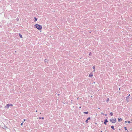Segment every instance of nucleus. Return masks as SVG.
Returning a JSON list of instances; mask_svg holds the SVG:
<instances>
[{"instance_id":"1","label":"nucleus","mask_w":132,"mask_h":132,"mask_svg":"<svg viewBox=\"0 0 132 132\" xmlns=\"http://www.w3.org/2000/svg\"><path fill=\"white\" fill-rule=\"evenodd\" d=\"M34 27L39 30H41L42 28V26L38 24H36L34 26Z\"/></svg>"},{"instance_id":"2","label":"nucleus","mask_w":132,"mask_h":132,"mask_svg":"<svg viewBox=\"0 0 132 132\" xmlns=\"http://www.w3.org/2000/svg\"><path fill=\"white\" fill-rule=\"evenodd\" d=\"M110 121L111 122H112L113 123H114L116 122V119H111L110 120Z\"/></svg>"},{"instance_id":"3","label":"nucleus","mask_w":132,"mask_h":132,"mask_svg":"<svg viewBox=\"0 0 132 132\" xmlns=\"http://www.w3.org/2000/svg\"><path fill=\"white\" fill-rule=\"evenodd\" d=\"M13 106V105L12 104H7L5 106V108H7V109H8V108H9V107L10 106Z\"/></svg>"},{"instance_id":"4","label":"nucleus","mask_w":132,"mask_h":132,"mask_svg":"<svg viewBox=\"0 0 132 132\" xmlns=\"http://www.w3.org/2000/svg\"><path fill=\"white\" fill-rule=\"evenodd\" d=\"M129 96H127L126 98V101L127 102H129Z\"/></svg>"},{"instance_id":"5","label":"nucleus","mask_w":132,"mask_h":132,"mask_svg":"<svg viewBox=\"0 0 132 132\" xmlns=\"http://www.w3.org/2000/svg\"><path fill=\"white\" fill-rule=\"evenodd\" d=\"M93 73H90V74L89 75V77H92L93 76Z\"/></svg>"},{"instance_id":"6","label":"nucleus","mask_w":132,"mask_h":132,"mask_svg":"<svg viewBox=\"0 0 132 132\" xmlns=\"http://www.w3.org/2000/svg\"><path fill=\"white\" fill-rule=\"evenodd\" d=\"M108 122V121L107 120V119H106L104 122V123L106 125V122Z\"/></svg>"},{"instance_id":"7","label":"nucleus","mask_w":132,"mask_h":132,"mask_svg":"<svg viewBox=\"0 0 132 132\" xmlns=\"http://www.w3.org/2000/svg\"><path fill=\"white\" fill-rule=\"evenodd\" d=\"M19 35L20 37V38H22V35H21L20 34H19Z\"/></svg>"},{"instance_id":"8","label":"nucleus","mask_w":132,"mask_h":132,"mask_svg":"<svg viewBox=\"0 0 132 132\" xmlns=\"http://www.w3.org/2000/svg\"><path fill=\"white\" fill-rule=\"evenodd\" d=\"M110 101V99L109 98H107V100H106V102H109Z\"/></svg>"},{"instance_id":"9","label":"nucleus","mask_w":132,"mask_h":132,"mask_svg":"<svg viewBox=\"0 0 132 132\" xmlns=\"http://www.w3.org/2000/svg\"><path fill=\"white\" fill-rule=\"evenodd\" d=\"M34 19H35V21H37V19L35 17L34 18Z\"/></svg>"},{"instance_id":"10","label":"nucleus","mask_w":132,"mask_h":132,"mask_svg":"<svg viewBox=\"0 0 132 132\" xmlns=\"http://www.w3.org/2000/svg\"><path fill=\"white\" fill-rule=\"evenodd\" d=\"M111 128H112V129H114V126H111Z\"/></svg>"},{"instance_id":"11","label":"nucleus","mask_w":132,"mask_h":132,"mask_svg":"<svg viewBox=\"0 0 132 132\" xmlns=\"http://www.w3.org/2000/svg\"><path fill=\"white\" fill-rule=\"evenodd\" d=\"M110 114L111 116H112L113 115V113L112 112H111L110 113Z\"/></svg>"},{"instance_id":"12","label":"nucleus","mask_w":132,"mask_h":132,"mask_svg":"<svg viewBox=\"0 0 132 132\" xmlns=\"http://www.w3.org/2000/svg\"><path fill=\"white\" fill-rule=\"evenodd\" d=\"M84 113L85 114H88V112H84Z\"/></svg>"},{"instance_id":"13","label":"nucleus","mask_w":132,"mask_h":132,"mask_svg":"<svg viewBox=\"0 0 132 132\" xmlns=\"http://www.w3.org/2000/svg\"><path fill=\"white\" fill-rule=\"evenodd\" d=\"M120 120H122V119L121 118H120V119L119 118L118 119V121L119 122L120 121Z\"/></svg>"},{"instance_id":"14","label":"nucleus","mask_w":132,"mask_h":132,"mask_svg":"<svg viewBox=\"0 0 132 132\" xmlns=\"http://www.w3.org/2000/svg\"><path fill=\"white\" fill-rule=\"evenodd\" d=\"M88 120H87L86 121H85V122L86 123H88Z\"/></svg>"},{"instance_id":"15","label":"nucleus","mask_w":132,"mask_h":132,"mask_svg":"<svg viewBox=\"0 0 132 132\" xmlns=\"http://www.w3.org/2000/svg\"><path fill=\"white\" fill-rule=\"evenodd\" d=\"M90 119V117H89L87 118V120H89Z\"/></svg>"},{"instance_id":"16","label":"nucleus","mask_w":132,"mask_h":132,"mask_svg":"<svg viewBox=\"0 0 132 132\" xmlns=\"http://www.w3.org/2000/svg\"><path fill=\"white\" fill-rule=\"evenodd\" d=\"M124 128H125V130H127V128H126V127H124Z\"/></svg>"},{"instance_id":"17","label":"nucleus","mask_w":132,"mask_h":132,"mask_svg":"<svg viewBox=\"0 0 132 132\" xmlns=\"http://www.w3.org/2000/svg\"><path fill=\"white\" fill-rule=\"evenodd\" d=\"M93 68L94 70L95 69V66H94L93 67Z\"/></svg>"},{"instance_id":"18","label":"nucleus","mask_w":132,"mask_h":132,"mask_svg":"<svg viewBox=\"0 0 132 132\" xmlns=\"http://www.w3.org/2000/svg\"><path fill=\"white\" fill-rule=\"evenodd\" d=\"M91 54H92V53H89V55H91Z\"/></svg>"},{"instance_id":"19","label":"nucleus","mask_w":132,"mask_h":132,"mask_svg":"<svg viewBox=\"0 0 132 132\" xmlns=\"http://www.w3.org/2000/svg\"><path fill=\"white\" fill-rule=\"evenodd\" d=\"M45 62H47V60H45Z\"/></svg>"},{"instance_id":"20","label":"nucleus","mask_w":132,"mask_h":132,"mask_svg":"<svg viewBox=\"0 0 132 132\" xmlns=\"http://www.w3.org/2000/svg\"><path fill=\"white\" fill-rule=\"evenodd\" d=\"M23 122H24L23 121L21 123V125H23Z\"/></svg>"},{"instance_id":"21","label":"nucleus","mask_w":132,"mask_h":132,"mask_svg":"<svg viewBox=\"0 0 132 132\" xmlns=\"http://www.w3.org/2000/svg\"><path fill=\"white\" fill-rule=\"evenodd\" d=\"M101 113L102 115H103L104 114L103 113V112H101Z\"/></svg>"},{"instance_id":"22","label":"nucleus","mask_w":132,"mask_h":132,"mask_svg":"<svg viewBox=\"0 0 132 132\" xmlns=\"http://www.w3.org/2000/svg\"><path fill=\"white\" fill-rule=\"evenodd\" d=\"M16 20H17V21L18 20H19V19H18V18H17L16 19Z\"/></svg>"},{"instance_id":"23","label":"nucleus","mask_w":132,"mask_h":132,"mask_svg":"<svg viewBox=\"0 0 132 132\" xmlns=\"http://www.w3.org/2000/svg\"><path fill=\"white\" fill-rule=\"evenodd\" d=\"M128 122L129 123H130V121H128Z\"/></svg>"},{"instance_id":"24","label":"nucleus","mask_w":132,"mask_h":132,"mask_svg":"<svg viewBox=\"0 0 132 132\" xmlns=\"http://www.w3.org/2000/svg\"><path fill=\"white\" fill-rule=\"evenodd\" d=\"M42 119H44V117H42V118H41Z\"/></svg>"},{"instance_id":"25","label":"nucleus","mask_w":132,"mask_h":132,"mask_svg":"<svg viewBox=\"0 0 132 132\" xmlns=\"http://www.w3.org/2000/svg\"><path fill=\"white\" fill-rule=\"evenodd\" d=\"M95 82L94 81V82H93V83H94V84H95Z\"/></svg>"},{"instance_id":"26","label":"nucleus","mask_w":132,"mask_h":132,"mask_svg":"<svg viewBox=\"0 0 132 132\" xmlns=\"http://www.w3.org/2000/svg\"><path fill=\"white\" fill-rule=\"evenodd\" d=\"M127 121H125V122L126 123H127Z\"/></svg>"},{"instance_id":"27","label":"nucleus","mask_w":132,"mask_h":132,"mask_svg":"<svg viewBox=\"0 0 132 132\" xmlns=\"http://www.w3.org/2000/svg\"><path fill=\"white\" fill-rule=\"evenodd\" d=\"M41 118H40V117H39V119H41Z\"/></svg>"},{"instance_id":"28","label":"nucleus","mask_w":132,"mask_h":132,"mask_svg":"<svg viewBox=\"0 0 132 132\" xmlns=\"http://www.w3.org/2000/svg\"><path fill=\"white\" fill-rule=\"evenodd\" d=\"M79 108L80 109L81 108V107L80 106Z\"/></svg>"},{"instance_id":"29","label":"nucleus","mask_w":132,"mask_h":132,"mask_svg":"<svg viewBox=\"0 0 132 132\" xmlns=\"http://www.w3.org/2000/svg\"><path fill=\"white\" fill-rule=\"evenodd\" d=\"M105 115L106 116H107V114H105Z\"/></svg>"},{"instance_id":"30","label":"nucleus","mask_w":132,"mask_h":132,"mask_svg":"<svg viewBox=\"0 0 132 132\" xmlns=\"http://www.w3.org/2000/svg\"><path fill=\"white\" fill-rule=\"evenodd\" d=\"M95 69L94 70V71H95Z\"/></svg>"},{"instance_id":"31","label":"nucleus","mask_w":132,"mask_h":132,"mask_svg":"<svg viewBox=\"0 0 132 132\" xmlns=\"http://www.w3.org/2000/svg\"><path fill=\"white\" fill-rule=\"evenodd\" d=\"M130 96V94H129V95H128V96Z\"/></svg>"},{"instance_id":"32","label":"nucleus","mask_w":132,"mask_h":132,"mask_svg":"<svg viewBox=\"0 0 132 132\" xmlns=\"http://www.w3.org/2000/svg\"><path fill=\"white\" fill-rule=\"evenodd\" d=\"M24 121H25V119H24L23 120Z\"/></svg>"},{"instance_id":"33","label":"nucleus","mask_w":132,"mask_h":132,"mask_svg":"<svg viewBox=\"0 0 132 132\" xmlns=\"http://www.w3.org/2000/svg\"><path fill=\"white\" fill-rule=\"evenodd\" d=\"M36 112H37V110H36Z\"/></svg>"},{"instance_id":"34","label":"nucleus","mask_w":132,"mask_h":132,"mask_svg":"<svg viewBox=\"0 0 132 132\" xmlns=\"http://www.w3.org/2000/svg\"><path fill=\"white\" fill-rule=\"evenodd\" d=\"M101 132H103L102 131H101Z\"/></svg>"},{"instance_id":"35","label":"nucleus","mask_w":132,"mask_h":132,"mask_svg":"<svg viewBox=\"0 0 132 132\" xmlns=\"http://www.w3.org/2000/svg\"><path fill=\"white\" fill-rule=\"evenodd\" d=\"M98 109H100V108H98Z\"/></svg>"},{"instance_id":"36","label":"nucleus","mask_w":132,"mask_h":132,"mask_svg":"<svg viewBox=\"0 0 132 132\" xmlns=\"http://www.w3.org/2000/svg\"><path fill=\"white\" fill-rule=\"evenodd\" d=\"M58 95H59V94H58Z\"/></svg>"},{"instance_id":"37","label":"nucleus","mask_w":132,"mask_h":132,"mask_svg":"<svg viewBox=\"0 0 132 132\" xmlns=\"http://www.w3.org/2000/svg\"><path fill=\"white\" fill-rule=\"evenodd\" d=\"M77 100H78V98L77 99Z\"/></svg>"}]
</instances>
